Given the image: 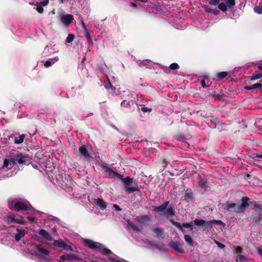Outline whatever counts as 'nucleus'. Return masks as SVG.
<instances>
[{"mask_svg":"<svg viewBox=\"0 0 262 262\" xmlns=\"http://www.w3.org/2000/svg\"><path fill=\"white\" fill-rule=\"evenodd\" d=\"M8 207L10 210L16 212L32 210V207L29 201L17 199H9Z\"/></svg>","mask_w":262,"mask_h":262,"instance_id":"obj_1","label":"nucleus"},{"mask_svg":"<svg viewBox=\"0 0 262 262\" xmlns=\"http://www.w3.org/2000/svg\"><path fill=\"white\" fill-rule=\"evenodd\" d=\"M152 211L157 212L163 213L167 216H172L175 214V210L173 206L170 204L169 201L165 202L159 206H152Z\"/></svg>","mask_w":262,"mask_h":262,"instance_id":"obj_2","label":"nucleus"},{"mask_svg":"<svg viewBox=\"0 0 262 262\" xmlns=\"http://www.w3.org/2000/svg\"><path fill=\"white\" fill-rule=\"evenodd\" d=\"M247 199H241L242 203L240 205H237L234 203H231L229 201L226 202V209L229 211H233L238 213H244L246 210V206L248 205L247 203Z\"/></svg>","mask_w":262,"mask_h":262,"instance_id":"obj_3","label":"nucleus"},{"mask_svg":"<svg viewBox=\"0 0 262 262\" xmlns=\"http://www.w3.org/2000/svg\"><path fill=\"white\" fill-rule=\"evenodd\" d=\"M193 221L194 225L198 226H201L202 227L205 228L208 226H210V227H212V224H213L220 226H223V227L225 226V223L220 220H212L209 221H206L203 219H196Z\"/></svg>","mask_w":262,"mask_h":262,"instance_id":"obj_4","label":"nucleus"},{"mask_svg":"<svg viewBox=\"0 0 262 262\" xmlns=\"http://www.w3.org/2000/svg\"><path fill=\"white\" fill-rule=\"evenodd\" d=\"M121 180L123 182L124 186V189L128 194L140 191L138 187H135L132 185L133 183V178H130L128 176L125 178H123L122 177Z\"/></svg>","mask_w":262,"mask_h":262,"instance_id":"obj_5","label":"nucleus"},{"mask_svg":"<svg viewBox=\"0 0 262 262\" xmlns=\"http://www.w3.org/2000/svg\"><path fill=\"white\" fill-rule=\"evenodd\" d=\"M137 105L136 102L134 100H124L121 103L122 110L126 113H129L133 112Z\"/></svg>","mask_w":262,"mask_h":262,"instance_id":"obj_6","label":"nucleus"},{"mask_svg":"<svg viewBox=\"0 0 262 262\" xmlns=\"http://www.w3.org/2000/svg\"><path fill=\"white\" fill-rule=\"evenodd\" d=\"M50 254V252L41 247L40 245H36L35 247V250L34 251V255L38 258H40L45 260H47V258L45 256H48Z\"/></svg>","mask_w":262,"mask_h":262,"instance_id":"obj_7","label":"nucleus"},{"mask_svg":"<svg viewBox=\"0 0 262 262\" xmlns=\"http://www.w3.org/2000/svg\"><path fill=\"white\" fill-rule=\"evenodd\" d=\"M59 18L60 22L67 27L74 20V16L72 14H62L59 16Z\"/></svg>","mask_w":262,"mask_h":262,"instance_id":"obj_8","label":"nucleus"},{"mask_svg":"<svg viewBox=\"0 0 262 262\" xmlns=\"http://www.w3.org/2000/svg\"><path fill=\"white\" fill-rule=\"evenodd\" d=\"M83 243L85 244V245L88 247L89 248L98 251L100 248H101V244L94 242L93 241L89 239H84Z\"/></svg>","mask_w":262,"mask_h":262,"instance_id":"obj_9","label":"nucleus"},{"mask_svg":"<svg viewBox=\"0 0 262 262\" xmlns=\"http://www.w3.org/2000/svg\"><path fill=\"white\" fill-rule=\"evenodd\" d=\"M195 197L194 193L191 188H188L184 190V201L186 202L194 201Z\"/></svg>","mask_w":262,"mask_h":262,"instance_id":"obj_10","label":"nucleus"},{"mask_svg":"<svg viewBox=\"0 0 262 262\" xmlns=\"http://www.w3.org/2000/svg\"><path fill=\"white\" fill-rule=\"evenodd\" d=\"M169 246L175 251L180 253H184V250L182 248V245L179 242L171 241L169 244Z\"/></svg>","mask_w":262,"mask_h":262,"instance_id":"obj_11","label":"nucleus"},{"mask_svg":"<svg viewBox=\"0 0 262 262\" xmlns=\"http://www.w3.org/2000/svg\"><path fill=\"white\" fill-rule=\"evenodd\" d=\"M135 220L140 224L146 225L147 223L150 221L151 218L148 215L137 216Z\"/></svg>","mask_w":262,"mask_h":262,"instance_id":"obj_12","label":"nucleus"},{"mask_svg":"<svg viewBox=\"0 0 262 262\" xmlns=\"http://www.w3.org/2000/svg\"><path fill=\"white\" fill-rule=\"evenodd\" d=\"M15 161L20 165L26 164L28 161V157L20 153L15 156Z\"/></svg>","mask_w":262,"mask_h":262,"instance_id":"obj_13","label":"nucleus"},{"mask_svg":"<svg viewBox=\"0 0 262 262\" xmlns=\"http://www.w3.org/2000/svg\"><path fill=\"white\" fill-rule=\"evenodd\" d=\"M243 199H246L247 203L248 205L246 206V208L250 205H252L254 207V209L256 211L259 210L260 212H262V208L260 205L257 203L255 201H250V199L247 196H243Z\"/></svg>","mask_w":262,"mask_h":262,"instance_id":"obj_14","label":"nucleus"},{"mask_svg":"<svg viewBox=\"0 0 262 262\" xmlns=\"http://www.w3.org/2000/svg\"><path fill=\"white\" fill-rule=\"evenodd\" d=\"M154 233V236L158 238H164L165 237L164 230L163 228L156 227L152 230Z\"/></svg>","mask_w":262,"mask_h":262,"instance_id":"obj_15","label":"nucleus"},{"mask_svg":"<svg viewBox=\"0 0 262 262\" xmlns=\"http://www.w3.org/2000/svg\"><path fill=\"white\" fill-rule=\"evenodd\" d=\"M256 214H253L252 221L257 225H259L261 223L262 220V212H260L259 210L257 211Z\"/></svg>","mask_w":262,"mask_h":262,"instance_id":"obj_16","label":"nucleus"},{"mask_svg":"<svg viewBox=\"0 0 262 262\" xmlns=\"http://www.w3.org/2000/svg\"><path fill=\"white\" fill-rule=\"evenodd\" d=\"M79 151L84 158H87L90 157V154L84 145L79 147Z\"/></svg>","mask_w":262,"mask_h":262,"instance_id":"obj_17","label":"nucleus"},{"mask_svg":"<svg viewBox=\"0 0 262 262\" xmlns=\"http://www.w3.org/2000/svg\"><path fill=\"white\" fill-rule=\"evenodd\" d=\"M38 233L41 236H42L45 239L48 241L52 240V237L51 235L45 230L40 229L39 230Z\"/></svg>","mask_w":262,"mask_h":262,"instance_id":"obj_18","label":"nucleus"},{"mask_svg":"<svg viewBox=\"0 0 262 262\" xmlns=\"http://www.w3.org/2000/svg\"><path fill=\"white\" fill-rule=\"evenodd\" d=\"M105 88L108 91L109 93H111L112 95L117 94L115 93V90H116V88L113 85L110 81L105 84Z\"/></svg>","mask_w":262,"mask_h":262,"instance_id":"obj_19","label":"nucleus"},{"mask_svg":"<svg viewBox=\"0 0 262 262\" xmlns=\"http://www.w3.org/2000/svg\"><path fill=\"white\" fill-rule=\"evenodd\" d=\"M16 231L18 232L15 236L14 238L16 241L18 242L20 240V239L23 237L25 235V230H20L19 229H17Z\"/></svg>","mask_w":262,"mask_h":262,"instance_id":"obj_20","label":"nucleus"},{"mask_svg":"<svg viewBox=\"0 0 262 262\" xmlns=\"http://www.w3.org/2000/svg\"><path fill=\"white\" fill-rule=\"evenodd\" d=\"M99 252L104 255L108 256V255L111 254H113V252L111 251V250L108 249V248H106L105 247H104V246L101 244V247L100 248L99 250Z\"/></svg>","mask_w":262,"mask_h":262,"instance_id":"obj_21","label":"nucleus"},{"mask_svg":"<svg viewBox=\"0 0 262 262\" xmlns=\"http://www.w3.org/2000/svg\"><path fill=\"white\" fill-rule=\"evenodd\" d=\"M122 175L119 173L118 172L115 171L113 170V169L110 171L108 173V176H107L108 178L112 179L114 178L115 177H117L119 179L121 180V178H122Z\"/></svg>","mask_w":262,"mask_h":262,"instance_id":"obj_22","label":"nucleus"},{"mask_svg":"<svg viewBox=\"0 0 262 262\" xmlns=\"http://www.w3.org/2000/svg\"><path fill=\"white\" fill-rule=\"evenodd\" d=\"M127 225L128 227L132 228L134 231L136 232H140L141 230L139 227L135 225L133 223H132L129 220H126Z\"/></svg>","mask_w":262,"mask_h":262,"instance_id":"obj_23","label":"nucleus"},{"mask_svg":"<svg viewBox=\"0 0 262 262\" xmlns=\"http://www.w3.org/2000/svg\"><path fill=\"white\" fill-rule=\"evenodd\" d=\"M96 204L101 210H104L106 208V203L102 199H98L96 200Z\"/></svg>","mask_w":262,"mask_h":262,"instance_id":"obj_24","label":"nucleus"},{"mask_svg":"<svg viewBox=\"0 0 262 262\" xmlns=\"http://www.w3.org/2000/svg\"><path fill=\"white\" fill-rule=\"evenodd\" d=\"M75 258L76 256L73 254H66L60 256V259L64 260H69Z\"/></svg>","mask_w":262,"mask_h":262,"instance_id":"obj_25","label":"nucleus"},{"mask_svg":"<svg viewBox=\"0 0 262 262\" xmlns=\"http://www.w3.org/2000/svg\"><path fill=\"white\" fill-rule=\"evenodd\" d=\"M170 222L173 226L178 228L183 233H185L186 231L183 229V227L180 224V223L172 220H171Z\"/></svg>","mask_w":262,"mask_h":262,"instance_id":"obj_26","label":"nucleus"},{"mask_svg":"<svg viewBox=\"0 0 262 262\" xmlns=\"http://www.w3.org/2000/svg\"><path fill=\"white\" fill-rule=\"evenodd\" d=\"M25 136L24 135H19L18 137H15L14 141L15 144H20L23 142Z\"/></svg>","mask_w":262,"mask_h":262,"instance_id":"obj_27","label":"nucleus"},{"mask_svg":"<svg viewBox=\"0 0 262 262\" xmlns=\"http://www.w3.org/2000/svg\"><path fill=\"white\" fill-rule=\"evenodd\" d=\"M65 242L61 239H59L58 240H54L53 242V245L54 246H56L59 248H63Z\"/></svg>","mask_w":262,"mask_h":262,"instance_id":"obj_28","label":"nucleus"},{"mask_svg":"<svg viewBox=\"0 0 262 262\" xmlns=\"http://www.w3.org/2000/svg\"><path fill=\"white\" fill-rule=\"evenodd\" d=\"M229 9H232L235 5V0H224Z\"/></svg>","mask_w":262,"mask_h":262,"instance_id":"obj_29","label":"nucleus"},{"mask_svg":"<svg viewBox=\"0 0 262 262\" xmlns=\"http://www.w3.org/2000/svg\"><path fill=\"white\" fill-rule=\"evenodd\" d=\"M262 77V73L255 72L253 73L251 76L250 77V79L252 81L259 79Z\"/></svg>","mask_w":262,"mask_h":262,"instance_id":"obj_30","label":"nucleus"},{"mask_svg":"<svg viewBox=\"0 0 262 262\" xmlns=\"http://www.w3.org/2000/svg\"><path fill=\"white\" fill-rule=\"evenodd\" d=\"M217 5L219 9L222 11L225 12L227 11L228 7L226 4L224 3H219Z\"/></svg>","mask_w":262,"mask_h":262,"instance_id":"obj_31","label":"nucleus"},{"mask_svg":"<svg viewBox=\"0 0 262 262\" xmlns=\"http://www.w3.org/2000/svg\"><path fill=\"white\" fill-rule=\"evenodd\" d=\"M199 185L202 187H208V182L206 180L203 179L200 177Z\"/></svg>","mask_w":262,"mask_h":262,"instance_id":"obj_32","label":"nucleus"},{"mask_svg":"<svg viewBox=\"0 0 262 262\" xmlns=\"http://www.w3.org/2000/svg\"><path fill=\"white\" fill-rule=\"evenodd\" d=\"M184 239L188 245H192L193 240L190 235L185 234L184 235Z\"/></svg>","mask_w":262,"mask_h":262,"instance_id":"obj_33","label":"nucleus"},{"mask_svg":"<svg viewBox=\"0 0 262 262\" xmlns=\"http://www.w3.org/2000/svg\"><path fill=\"white\" fill-rule=\"evenodd\" d=\"M85 37L87 39V40L88 41V43L89 45H93V41L91 37V34L89 32L88 30L85 31Z\"/></svg>","mask_w":262,"mask_h":262,"instance_id":"obj_34","label":"nucleus"},{"mask_svg":"<svg viewBox=\"0 0 262 262\" xmlns=\"http://www.w3.org/2000/svg\"><path fill=\"white\" fill-rule=\"evenodd\" d=\"M174 138L179 141H184L185 140V136L181 133H177L174 135Z\"/></svg>","mask_w":262,"mask_h":262,"instance_id":"obj_35","label":"nucleus"},{"mask_svg":"<svg viewBox=\"0 0 262 262\" xmlns=\"http://www.w3.org/2000/svg\"><path fill=\"white\" fill-rule=\"evenodd\" d=\"M100 166L105 172H107L109 173V172L112 170L111 168L107 166L106 163H102L101 164Z\"/></svg>","mask_w":262,"mask_h":262,"instance_id":"obj_36","label":"nucleus"},{"mask_svg":"<svg viewBox=\"0 0 262 262\" xmlns=\"http://www.w3.org/2000/svg\"><path fill=\"white\" fill-rule=\"evenodd\" d=\"M100 166L105 172H107L109 173V172L112 170L111 168L107 166L106 163H102L101 164Z\"/></svg>","mask_w":262,"mask_h":262,"instance_id":"obj_37","label":"nucleus"},{"mask_svg":"<svg viewBox=\"0 0 262 262\" xmlns=\"http://www.w3.org/2000/svg\"><path fill=\"white\" fill-rule=\"evenodd\" d=\"M16 220V218L15 216L13 214L9 215L7 216V221L8 223H15Z\"/></svg>","mask_w":262,"mask_h":262,"instance_id":"obj_38","label":"nucleus"},{"mask_svg":"<svg viewBox=\"0 0 262 262\" xmlns=\"http://www.w3.org/2000/svg\"><path fill=\"white\" fill-rule=\"evenodd\" d=\"M228 75L227 72H221L217 73V77L220 79H222L225 78Z\"/></svg>","mask_w":262,"mask_h":262,"instance_id":"obj_39","label":"nucleus"},{"mask_svg":"<svg viewBox=\"0 0 262 262\" xmlns=\"http://www.w3.org/2000/svg\"><path fill=\"white\" fill-rule=\"evenodd\" d=\"M75 38V35L73 34H69L67 36L66 42L67 43H71Z\"/></svg>","mask_w":262,"mask_h":262,"instance_id":"obj_40","label":"nucleus"},{"mask_svg":"<svg viewBox=\"0 0 262 262\" xmlns=\"http://www.w3.org/2000/svg\"><path fill=\"white\" fill-rule=\"evenodd\" d=\"M252 90L258 89L259 90L262 91V84L260 83H256L251 85Z\"/></svg>","mask_w":262,"mask_h":262,"instance_id":"obj_41","label":"nucleus"},{"mask_svg":"<svg viewBox=\"0 0 262 262\" xmlns=\"http://www.w3.org/2000/svg\"><path fill=\"white\" fill-rule=\"evenodd\" d=\"M254 10L258 14H262V5L255 6L254 8Z\"/></svg>","mask_w":262,"mask_h":262,"instance_id":"obj_42","label":"nucleus"},{"mask_svg":"<svg viewBox=\"0 0 262 262\" xmlns=\"http://www.w3.org/2000/svg\"><path fill=\"white\" fill-rule=\"evenodd\" d=\"M193 224V221L189 223H183L182 226L184 228L192 229V225Z\"/></svg>","mask_w":262,"mask_h":262,"instance_id":"obj_43","label":"nucleus"},{"mask_svg":"<svg viewBox=\"0 0 262 262\" xmlns=\"http://www.w3.org/2000/svg\"><path fill=\"white\" fill-rule=\"evenodd\" d=\"M108 259L109 260L112 262H127V261L123 259L122 260H117L115 257L112 256H109Z\"/></svg>","mask_w":262,"mask_h":262,"instance_id":"obj_44","label":"nucleus"},{"mask_svg":"<svg viewBox=\"0 0 262 262\" xmlns=\"http://www.w3.org/2000/svg\"><path fill=\"white\" fill-rule=\"evenodd\" d=\"M37 7H36V10L40 14L42 13L43 12V8H42L43 6H42L40 3H37L36 4Z\"/></svg>","mask_w":262,"mask_h":262,"instance_id":"obj_45","label":"nucleus"},{"mask_svg":"<svg viewBox=\"0 0 262 262\" xmlns=\"http://www.w3.org/2000/svg\"><path fill=\"white\" fill-rule=\"evenodd\" d=\"M211 96L214 97L215 100H221L223 99V96L220 94H215V92L211 94Z\"/></svg>","mask_w":262,"mask_h":262,"instance_id":"obj_46","label":"nucleus"},{"mask_svg":"<svg viewBox=\"0 0 262 262\" xmlns=\"http://www.w3.org/2000/svg\"><path fill=\"white\" fill-rule=\"evenodd\" d=\"M169 68L172 70H177L179 68V66L178 63L174 62L170 64Z\"/></svg>","mask_w":262,"mask_h":262,"instance_id":"obj_47","label":"nucleus"},{"mask_svg":"<svg viewBox=\"0 0 262 262\" xmlns=\"http://www.w3.org/2000/svg\"><path fill=\"white\" fill-rule=\"evenodd\" d=\"M15 223L25 225L26 224V221L24 220L23 217L20 219H16Z\"/></svg>","mask_w":262,"mask_h":262,"instance_id":"obj_48","label":"nucleus"},{"mask_svg":"<svg viewBox=\"0 0 262 262\" xmlns=\"http://www.w3.org/2000/svg\"><path fill=\"white\" fill-rule=\"evenodd\" d=\"M63 249L66 250L73 251V248L72 247V246L67 245L66 243L64 245Z\"/></svg>","mask_w":262,"mask_h":262,"instance_id":"obj_49","label":"nucleus"},{"mask_svg":"<svg viewBox=\"0 0 262 262\" xmlns=\"http://www.w3.org/2000/svg\"><path fill=\"white\" fill-rule=\"evenodd\" d=\"M8 160H9V164L10 165H14L17 163L16 161H15V156Z\"/></svg>","mask_w":262,"mask_h":262,"instance_id":"obj_50","label":"nucleus"},{"mask_svg":"<svg viewBox=\"0 0 262 262\" xmlns=\"http://www.w3.org/2000/svg\"><path fill=\"white\" fill-rule=\"evenodd\" d=\"M256 124H257V127L262 130V118L257 120Z\"/></svg>","mask_w":262,"mask_h":262,"instance_id":"obj_51","label":"nucleus"},{"mask_svg":"<svg viewBox=\"0 0 262 262\" xmlns=\"http://www.w3.org/2000/svg\"><path fill=\"white\" fill-rule=\"evenodd\" d=\"M141 110L142 112L146 113V112H150L152 110L151 108H148L147 107H145V106H143L141 108Z\"/></svg>","mask_w":262,"mask_h":262,"instance_id":"obj_52","label":"nucleus"},{"mask_svg":"<svg viewBox=\"0 0 262 262\" xmlns=\"http://www.w3.org/2000/svg\"><path fill=\"white\" fill-rule=\"evenodd\" d=\"M256 251L258 254L260 256V257L262 258V246L257 247L256 248Z\"/></svg>","mask_w":262,"mask_h":262,"instance_id":"obj_53","label":"nucleus"},{"mask_svg":"<svg viewBox=\"0 0 262 262\" xmlns=\"http://www.w3.org/2000/svg\"><path fill=\"white\" fill-rule=\"evenodd\" d=\"M235 251L238 253H242L243 252V248L242 247L237 246L235 247Z\"/></svg>","mask_w":262,"mask_h":262,"instance_id":"obj_54","label":"nucleus"},{"mask_svg":"<svg viewBox=\"0 0 262 262\" xmlns=\"http://www.w3.org/2000/svg\"><path fill=\"white\" fill-rule=\"evenodd\" d=\"M204 8L205 11L206 12H208V13H212V12L213 9H211V8H210L209 6H205Z\"/></svg>","mask_w":262,"mask_h":262,"instance_id":"obj_55","label":"nucleus"},{"mask_svg":"<svg viewBox=\"0 0 262 262\" xmlns=\"http://www.w3.org/2000/svg\"><path fill=\"white\" fill-rule=\"evenodd\" d=\"M9 164V160L8 159H5L4 160L3 163V168L7 167Z\"/></svg>","mask_w":262,"mask_h":262,"instance_id":"obj_56","label":"nucleus"},{"mask_svg":"<svg viewBox=\"0 0 262 262\" xmlns=\"http://www.w3.org/2000/svg\"><path fill=\"white\" fill-rule=\"evenodd\" d=\"M216 244H217L218 247L221 249H224V248H225V245L219 242L216 241Z\"/></svg>","mask_w":262,"mask_h":262,"instance_id":"obj_57","label":"nucleus"},{"mask_svg":"<svg viewBox=\"0 0 262 262\" xmlns=\"http://www.w3.org/2000/svg\"><path fill=\"white\" fill-rule=\"evenodd\" d=\"M49 0H44L42 2H40V4L42 6H46L49 4Z\"/></svg>","mask_w":262,"mask_h":262,"instance_id":"obj_58","label":"nucleus"},{"mask_svg":"<svg viewBox=\"0 0 262 262\" xmlns=\"http://www.w3.org/2000/svg\"><path fill=\"white\" fill-rule=\"evenodd\" d=\"M27 219L30 221L31 223L35 222V221H36V218L35 217H31V216H28Z\"/></svg>","mask_w":262,"mask_h":262,"instance_id":"obj_59","label":"nucleus"},{"mask_svg":"<svg viewBox=\"0 0 262 262\" xmlns=\"http://www.w3.org/2000/svg\"><path fill=\"white\" fill-rule=\"evenodd\" d=\"M51 65H52V63H51V62L50 60H47V61L45 62V63H44V66H45V67H46V68H48V67H50Z\"/></svg>","mask_w":262,"mask_h":262,"instance_id":"obj_60","label":"nucleus"},{"mask_svg":"<svg viewBox=\"0 0 262 262\" xmlns=\"http://www.w3.org/2000/svg\"><path fill=\"white\" fill-rule=\"evenodd\" d=\"M201 85L202 86L203 88H207L209 86V85H206V83H205V81L204 80H202L201 81Z\"/></svg>","mask_w":262,"mask_h":262,"instance_id":"obj_61","label":"nucleus"},{"mask_svg":"<svg viewBox=\"0 0 262 262\" xmlns=\"http://www.w3.org/2000/svg\"><path fill=\"white\" fill-rule=\"evenodd\" d=\"M113 206L115 208V209L117 211H120L122 210V208L117 204H114Z\"/></svg>","mask_w":262,"mask_h":262,"instance_id":"obj_62","label":"nucleus"},{"mask_svg":"<svg viewBox=\"0 0 262 262\" xmlns=\"http://www.w3.org/2000/svg\"><path fill=\"white\" fill-rule=\"evenodd\" d=\"M237 258L239 259V260L240 261H242V260H244L246 259V257L244 255H239L237 256Z\"/></svg>","mask_w":262,"mask_h":262,"instance_id":"obj_63","label":"nucleus"},{"mask_svg":"<svg viewBox=\"0 0 262 262\" xmlns=\"http://www.w3.org/2000/svg\"><path fill=\"white\" fill-rule=\"evenodd\" d=\"M212 13L214 15H218L220 14V11L217 9H213Z\"/></svg>","mask_w":262,"mask_h":262,"instance_id":"obj_64","label":"nucleus"}]
</instances>
